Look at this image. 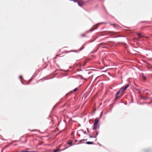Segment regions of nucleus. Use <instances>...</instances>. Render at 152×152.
Segmentation results:
<instances>
[{
  "instance_id": "f257e3e1",
  "label": "nucleus",
  "mask_w": 152,
  "mask_h": 152,
  "mask_svg": "<svg viewBox=\"0 0 152 152\" xmlns=\"http://www.w3.org/2000/svg\"><path fill=\"white\" fill-rule=\"evenodd\" d=\"M129 84H127L125 86H123L122 87H121L119 90L118 91L117 93L116 94V96H115V98L116 99H117L118 98V95L121 93H122L124 90H125L129 86Z\"/></svg>"
},
{
  "instance_id": "f03ea898",
  "label": "nucleus",
  "mask_w": 152,
  "mask_h": 152,
  "mask_svg": "<svg viewBox=\"0 0 152 152\" xmlns=\"http://www.w3.org/2000/svg\"><path fill=\"white\" fill-rule=\"evenodd\" d=\"M99 122V118H96L95 120V122L92 128L93 130H94L98 128H99V125L98 124Z\"/></svg>"
},
{
  "instance_id": "7ed1b4c3",
  "label": "nucleus",
  "mask_w": 152,
  "mask_h": 152,
  "mask_svg": "<svg viewBox=\"0 0 152 152\" xmlns=\"http://www.w3.org/2000/svg\"><path fill=\"white\" fill-rule=\"evenodd\" d=\"M77 3L80 6H82L85 4V2L82 0H77Z\"/></svg>"
},
{
  "instance_id": "20e7f679",
  "label": "nucleus",
  "mask_w": 152,
  "mask_h": 152,
  "mask_svg": "<svg viewBox=\"0 0 152 152\" xmlns=\"http://www.w3.org/2000/svg\"><path fill=\"white\" fill-rule=\"evenodd\" d=\"M110 36L115 35V33L113 31H109L107 33Z\"/></svg>"
},
{
  "instance_id": "39448f33",
  "label": "nucleus",
  "mask_w": 152,
  "mask_h": 152,
  "mask_svg": "<svg viewBox=\"0 0 152 152\" xmlns=\"http://www.w3.org/2000/svg\"><path fill=\"white\" fill-rule=\"evenodd\" d=\"M97 26H98L97 25H96V26H93V27L92 28H91L88 31H92L94 29H96L97 28Z\"/></svg>"
},
{
  "instance_id": "423d86ee",
  "label": "nucleus",
  "mask_w": 152,
  "mask_h": 152,
  "mask_svg": "<svg viewBox=\"0 0 152 152\" xmlns=\"http://www.w3.org/2000/svg\"><path fill=\"white\" fill-rule=\"evenodd\" d=\"M105 45V43H100L98 45V48H99L100 47L104 45Z\"/></svg>"
},
{
  "instance_id": "0eeeda50",
  "label": "nucleus",
  "mask_w": 152,
  "mask_h": 152,
  "mask_svg": "<svg viewBox=\"0 0 152 152\" xmlns=\"http://www.w3.org/2000/svg\"><path fill=\"white\" fill-rule=\"evenodd\" d=\"M142 77V78L144 80H145L146 79V77L143 74H142L141 75Z\"/></svg>"
},
{
  "instance_id": "6e6552de",
  "label": "nucleus",
  "mask_w": 152,
  "mask_h": 152,
  "mask_svg": "<svg viewBox=\"0 0 152 152\" xmlns=\"http://www.w3.org/2000/svg\"><path fill=\"white\" fill-rule=\"evenodd\" d=\"M137 35L139 38H142L143 37V36L141 33L138 34Z\"/></svg>"
},
{
  "instance_id": "1a4fd4ad",
  "label": "nucleus",
  "mask_w": 152,
  "mask_h": 152,
  "mask_svg": "<svg viewBox=\"0 0 152 152\" xmlns=\"http://www.w3.org/2000/svg\"><path fill=\"white\" fill-rule=\"evenodd\" d=\"M86 143L87 144H93V142H89V141L87 142H86Z\"/></svg>"
},
{
  "instance_id": "9d476101",
  "label": "nucleus",
  "mask_w": 152,
  "mask_h": 152,
  "mask_svg": "<svg viewBox=\"0 0 152 152\" xmlns=\"http://www.w3.org/2000/svg\"><path fill=\"white\" fill-rule=\"evenodd\" d=\"M58 151H60V150L59 149H57L54 150L53 152H58Z\"/></svg>"
},
{
  "instance_id": "9b49d317",
  "label": "nucleus",
  "mask_w": 152,
  "mask_h": 152,
  "mask_svg": "<svg viewBox=\"0 0 152 152\" xmlns=\"http://www.w3.org/2000/svg\"><path fill=\"white\" fill-rule=\"evenodd\" d=\"M141 98L143 99H148V98L145 96H142Z\"/></svg>"
},
{
  "instance_id": "f8f14e48",
  "label": "nucleus",
  "mask_w": 152,
  "mask_h": 152,
  "mask_svg": "<svg viewBox=\"0 0 152 152\" xmlns=\"http://www.w3.org/2000/svg\"><path fill=\"white\" fill-rule=\"evenodd\" d=\"M72 141L71 142H68L67 143L68 144L70 145L71 146L72 145Z\"/></svg>"
},
{
  "instance_id": "ddd939ff",
  "label": "nucleus",
  "mask_w": 152,
  "mask_h": 152,
  "mask_svg": "<svg viewBox=\"0 0 152 152\" xmlns=\"http://www.w3.org/2000/svg\"><path fill=\"white\" fill-rule=\"evenodd\" d=\"M80 36L82 37H86V33L81 34L80 35Z\"/></svg>"
},
{
  "instance_id": "4468645a",
  "label": "nucleus",
  "mask_w": 152,
  "mask_h": 152,
  "mask_svg": "<svg viewBox=\"0 0 152 152\" xmlns=\"http://www.w3.org/2000/svg\"><path fill=\"white\" fill-rule=\"evenodd\" d=\"M21 152H36L34 151H21Z\"/></svg>"
},
{
  "instance_id": "2eb2a0df",
  "label": "nucleus",
  "mask_w": 152,
  "mask_h": 152,
  "mask_svg": "<svg viewBox=\"0 0 152 152\" xmlns=\"http://www.w3.org/2000/svg\"><path fill=\"white\" fill-rule=\"evenodd\" d=\"M78 89L77 88H75L73 90V92H75V91H76L78 90Z\"/></svg>"
},
{
  "instance_id": "dca6fc26",
  "label": "nucleus",
  "mask_w": 152,
  "mask_h": 152,
  "mask_svg": "<svg viewBox=\"0 0 152 152\" xmlns=\"http://www.w3.org/2000/svg\"><path fill=\"white\" fill-rule=\"evenodd\" d=\"M96 135L94 137H93V136H90V137H91V138H92V137L95 138V137H96Z\"/></svg>"
},
{
  "instance_id": "f3484780",
  "label": "nucleus",
  "mask_w": 152,
  "mask_h": 152,
  "mask_svg": "<svg viewBox=\"0 0 152 152\" xmlns=\"http://www.w3.org/2000/svg\"><path fill=\"white\" fill-rule=\"evenodd\" d=\"M149 151L148 150H146L144 151V152H149Z\"/></svg>"
},
{
  "instance_id": "a211bd4d",
  "label": "nucleus",
  "mask_w": 152,
  "mask_h": 152,
  "mask_svg": "<svg viewBox=\"0 0 152 152\" xmlns=\"http://www.w3.org/2000/svg\"><path fill=\"white\" fill-rule=\"evenodd\" d=\"M37 131V130H36V129H34V130H31V132H32V131Z\"/></svg>"
},
{
  "instance_id": "6ab92c4d",
  "label": "nucleus",
  "mask_w": 152,
  "mask_h": 152,
  "mask_svg": "<svg viewBox=\"0 0 152 152\" xmlns=\"http://www.w3.org/2000/svg\"><path fill=\"white\" fill-rule=\"evenodd\" d=\"M19 77L21 79V78H22V77L21 76H20Z\"/></svg>"
},
{
  "instance_id": "aec40b11",
  "label": "nucleus",
  "mask_w": 152,
  "mask_h": 152,
  "mask_svg": "<svg viewBox=\"0 0 152 152\" xmlns=\"http://www.w3.org/2000/svg\"><path fill=\"white\" fill-rule=\"evenodd\" d=\"M88 31H87V32H86V33H88Z\"/></svg>"
},
{
  "instance_id": "412c9836",
  "label": "nucleus",
  "mask_w": 152,
  "mask_h": 152,
  "mask_svg": "<svg viewBox=\"0 0 152 152\" xmlns=\"http://www.w3.org/2000/svg\"><path fill=\"white\" fill-rule=\"evenodd\" d=\"M75 142H77V140H75Z\"/></svg>"
},
{
  "instance_id": "4be33fe9",
  "label": "nucleus",
  "mask_w": 152,
  "mask_h": 152,
  "mask_svg": "<svg viewBox=\"0 0 152 152\" xmlns=\"http://www.w3.org/2000/svg\"><path fill=\"white\" fill-rule=\"evenodd\" d=\"M114 26H115V25L114 24L113 25Z\"/></svg>"
},
{
  "instance_id": "5701e85b",
  "label": "nucleus",
  "mask_w": 152,
  "mask_h": 152,
  "mask_svg": "<svg viewBox=\"0 0 152 152\" xmlns=\"http://www.w3.org/2000/svg\"><path fill=\"white\" fill-rule=\"evenodd\" d=\"M86 62H85V64H86Z\"/></svg>"
},
{
  "instance_id": "b1692460",
  "label": "nucleus",
  "mask_w": 152,
  "mask_h": 152,
  "mask_svg": "<svg viewBox=\"0 0 152 152\" xmlns=\"http://www.w3.org/2000/svg\"><path fill=\"white\" fill-rule=\"evenodd\" d=\"M2 151H3V150H2V151H1V152H2Z\"/></svg>"
}]
</instances>
